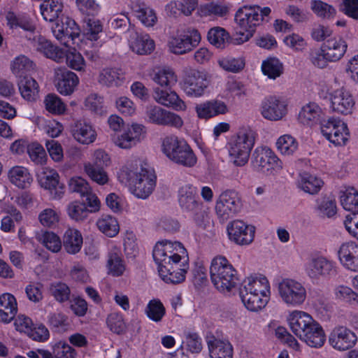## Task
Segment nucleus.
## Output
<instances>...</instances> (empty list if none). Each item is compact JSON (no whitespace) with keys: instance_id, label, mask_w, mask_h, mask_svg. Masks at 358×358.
<instances>
[{"instance_id":"1","label":"nucleus","mask_w":358,"mask_h":358,"mask_svg":"<svg viewBox=\"0 0 358 358\" xmlns=\"http://www.w3.org/2000/svg\"><path fill=\"white\" fill-rule=\"evenodd\" d=\"M152 257L159 275L164 282L176 284L185 280L189 269V256L180 242L167 240L157 242Z\"/></svg>"},{"instance_id":"2","label":"nucleus","mask_w":358,"mask_h":358,"mask_svg":"<svg viewBox=\"0 0 358 358\" xmlns=\"http://www.w3.org/2000/svg\"><path fill=\"white\" fill-rule=\"evenodd\" d=\"M119 181L129 187L136 197L145 199L153 192L156 185L154 171L140 159L129 160L120 169L117 176Z\"/></svg>"},{"instance_id":"3","label":"nucleus","mask_w":358,"mask_h":358,"mask_svg":"<svg viewBox=\"0 0 358 358\" xmlns=\"http://www.w3.org/2000/svg\"><path fill=\"white\" fill-rule=\"evenodd\" d=\"M210 280L215 287L224 294L230 293L238 284L237 271L224 256L214 257L210 266Z\"/></svg>"},{"instance_id":"4","label":"nucleus","mask_w":358,"mask_h":358,"mask_svg":"<svg viewBox=\"0 0 358 358\" xmlns=\"http://www.w3.org/2000/svg\"><path fill=\"white\" fill-rule=\"evenodd\" d=\"M162 151L171 161L185 167H192L197 162V158L187 142L173 134L166 136L162 139Z\"/></svg>"},{"instance_id":"5","label":"nucleus","mask_w":358,"mask_h":358,"mask_svg":"<svg viewBox=\"0 0 358 358\" xmlns=\"http://www.w3.org/2000/svg\"><path fill=\"white\" fill-rule=\"evenodd\" d=\"M255 143V133L245 129L232 135L227 147L229 157L236 166H245L249 160L250 152Z\"/></svg>"},{"instance_id":"6","label":"nucleus","mask_w":358,"mask_h":358,"mask_svg":"<svg viewBox=\"0 0 358 358\" xmlns=\"http://www.w3.org/2000/svg\"><path fill=\"white\" fill-rule=\"evenodd\" d=\"M347 43L341 38H332L323 43L320 48L310 55L313 64L324 69L329 62L339 61L346 52Z\"/></svg>"},{"instance_id":"7","label":"nucleus","mask_w":358,"mask_h":358,"mask_svg":"<svg viewBox=\"0 0 358 358\" xmlns=\"http://www.w3.org/2000/svg\"><path fill=\"white\" fill-rule=\"evenodd\" d=\"M275 286L280 300L287 306L299 307L306 300V289L299 280L289 277L282 278Z\"/></svg>"},{"instance_id":"8","label":"nucleus","mask_w":358,"mask_h":358,"mask_svg":"<svg viewBox=\"0 0 358 358\" xmlns=\"http://www.w3.org/2000/svg\"><path fill=\"white\" fill-rule=\"evenodd\" d=\"M197 194L196 187L190 184H185L179 188L178 197L181 209L187 213L196 223H200L206 216V210Z\"/></svg>"},{"instance_id":"9","label":"nucleus","mask_w":358,"mask_h":358,"mask_svg":"<svg viewBox=\"0 0 358 358\" xmlns=\"http://www.w3.org/2000/svg\"><path fill=\"white\" fill-rule=\"evenodd\" d=\"M201 36L198 29L188 27L183 30H177L169 36L167 48L170 52L175 55H184L193 50L199 45Z\"/></svg>"},{"instance_id":"10","label":"nucleus","mask_w":358,"mask_h":358,"mask_svg":"<svg viewBox=\"0 0 358 358\" xmlns=\"http://www.w3.org/2000/svg\"><path fill=\"white\" fill-rule=\"evenodd\" d=\"M210 83V80L205 72L189 69L185 71L180 86L187 96L198 99L207 94Z\"/></svg>"},{"instance_id":"11","label":"nucleus","mask_w":358,"mask_h":358,"mask_svg":"<svg viewBox=\"0 0 358 358\" xmlns=\"http://www.w3.org/2000/svg\"><path fill=\"white\" fill-rule=\"evenodd\" d=\"M254 169L263 173H272L282 169V162L273 150L267 146L257 147L252 155Z\"/></svg>"},{"instance_id":"12","label":"nucleus","mask_w":358,"mask_h":358,"mask_svg":"<svg viewBox=\"0 0 358 358\" xmlns=\"http://www.w3.org/2000/svg\"><path fill=\"white\" fill-rule=\"evenodd\" d=\"M146 129L138 123L127 124L113 137L114 144L121 149L129 150L136 146L145 137Z\"/></svg>"},{"instance_id":"13","label":"nucleus","mask_w":358,"mask_h":358,"mask_svg":"<svg viewBox=\"0 0 358 358\" xmlns=\"http://www.w3.org/2000/svg\"><path fill=\"white\" fill-rule=\"evenodd\" d=\"M322 135L336 146L345 145L350 138V131L345 122L338 118H329L321 124Z\"/></svg>"},{"instance_id":"14","label":"nucleus","mask_w":358,"mask_h":358,"mask_svg":"<svg viewBox=\"0 0 358 358\" xmlns=\"http://www.w3.org/2000/svg\"><path fill=\"white\" fill-rule=\"evenodd\" d=\"M235 21L242 30L248 33L247 38H249L262 21L260 7L244 6L240 8L235 14Z\"/></svg>"},{"instance_id":"15","label":"nucleus","mask_w":358,"mask_h":358,"mask_svg":"<svg viewBox=\"0 0 358 358\" xmlns=\"http://www.w3.org/2000/svg\"><path fill=\"white\" fill-rule=\"evenodd\" d=\"M241 201L237 192L226 190L219 196L215 204L217 216L223 221L234 217L241 208Z\"/></svg>"},{"instance_id":"16","label":"nucleus","mask_w":358,"mask_h":358,"mask_svg":"<svg viewBox=\"0 0 358 358\" xmlns=\"http://www.w3.org/2000/svg\"><path fill=\"white\" fill-rule=\"evenodd\" d=\"M229 239L238 245H248L255 238V227L240 220L229 222L227 227Z\"/></svg>"},{"instance_id":"17","label":"nucleus","mask_w":358,"mask_h":358,"mask_svg":"<svg viewBox=\"0 0 358 358\" xmlns=\"http://www.w3.org/2000/svg\"><path fill=\"white\" fill-rule=\"evenodd\" d=\"M307 275L313 280L327 278L335 273L334 263L321 255L311 257L304 265Z\"/></svg>"},{"instance_id":"18","label":"nucleus","mask_w":358,"mask_h":358,"mask_svg":"<svg viewBox=\"0 0 358 358\" xmlns=\"http://www.w3.org/2000/svg\"><path fill=\"white\" fill-rule=\"evenodd\" d=\"M52 31L55 38L66 46L70 45V41L75 44L80 34V29L75 20L68 17L63 19L61 24L57 22Z\"/></svg>"},{"instance_id":"19","label":"nucleus","mask_w":358,"mask_h":358,"mask_svg":"<svg viewBox=\"0 0 358 358\" xmlns=\"http://www.w3.org/2000/svg\"><path fill=\"white\" fill-rule=\"evenodd\" d=\"M79 78L73 72L65 68L55 69L54 83L57 92L63 96H69L79 84Z\"/></svg>"},{"instance_id":"20","label":"nucleus","mask_w":358,"mask_h":358,"mask_svg":"<svg viewBox=\"0 0 358 358\" xmlns=\"http://www.w3.org/2000/svg\"><path fill=\"white\" fill-rule=\"evenodd\" d=\"M262 115L271 121H278L284 117L287 113L286 102L274 96L265 98L261 104Z\"/></svg>"},{"instance_id":"21","label":"nucleus","mask_w":358,"mask_h":358,"mask_svg":"<svg viewBox=\"0 0 358 358\" xmlns=\"http://www.w3.org/2000/svg\"><path fill=\"white\" fill-rule=\"evenodd\" d=\"M196 117L199 120H208L229 112L227 103L220 99H213L196 103L194 107Z\"/></svg>"},{"instance_id":"22","label":"nucleus","mask_w":358,"mask_h":358,"mask_svg":"<svg viewBox=\"0 0 358 358\" xmlns=\"http://www.w3.org/2000/svg\"><path fill=\"white\" fill-rule=\"evenodd\" d=\"M330 101L332 110L342 115L350 114L355 104L352 94L344 87L331 92Z\"/></svg>"},{"instance_id":"23","label":"nucleus","mask_w":358,"mask_h":358,"mask_svg":"<svg viewBox=\"0 0 358 358\" xmlns=\"http://www.w3.org/2000/svg\"><path fill=\"white\" fill-rule=\"evenodd\" d=\"M356 341L357 336L355 333L343 326L335 327L329 338L330 345L339 351H345L352 348Z\"/></svg>"},{"instance_id":"24","label":"nucleus","mask_w":358,"mask_h":358,"mask_svg":"<svg viewBox=\"0 0 358 358\" xmlns=\"http://www.w3.org/2000/svg\"><path fill=\"white\" fill-rule=\"evenodd\" d=\"M287 321L292 332L299 338L303 336L317 322L308 313L298 310L289 314Z\"/></svg>"},{"instance_id":"25","label":"nucleus","mask_w":358,"mask_h":358,"mask_svg":"<svg viewBox=\"0 0 358 358\" xmlns=\"http://www.w3.org/2000/svg\"><path fill=\"white\" fill-rule=\"evenodd\" d=\"M338 257L345 268L358 272V243L354 241L342 243L338 250Z\"/></svg>"},{"instance_id":"26","label":"nucleus","mask_w":358,"mask_h":358,"mask_svg":"<svg viewBox=\"0 0 358 358\" xmlns=\"http://www.w3.org/2000/svg\"><path fill=\"white\" fill-rule=\"evenodd\" d=\"M153 98L158 103L177 111H185L187 109L185 102L175 91L156 87L154 89Z\"/></svg>"},{"instance_id":"27","label":"nucleus","mask_w":358,"mask_h":358,"mask_svg":"<svg viewBox=\"0 0 358 358\" xmlns=\"http://www.w3.org/2000/svg\"><path fill=\"white\" fill-rule=\"evenodd\" d=\"M71 133L73 138L80 144L93 143L97 137L94 127L85 120H78L71 127Z\"/></svg>"},{"instance_id":"28","label":"nucleus","mask_w":358,"mask_h":358,"mask_svg":"<svg viewBox=\"0 0 358 358\" xmlns=\"http://www.w3.org/2000/svg\"><path fill=\"white\" fill-rule=\"evenodd\" d=\"M207 345L210 358H233L234 348L229 341L212 337Z\"/></svg>"},{"instance_id":"29","label":"nucleus","mask_w":358,"mask_h":358,"mask_svg":"<svg viewBox=\"0 0 358 358\" xmlns=\"http://www.w3.org/2000/svg\"><path fill=\"white\" fill-rule=\"evenodd\" d=\"M241 289L258 294L260 296L271 298V285L266 277L263 275L250 277L245 280Z\"/></svg>"},{"instance_id":"30","label":"nucleus","mask_w":358,"mask_h":358,"mask_svg":"<svg viewBox=\"0 0 358 358\" xmlns=\"http://www.w3.org/2000/svg\"><path fill=\"white\" fill-rule=\"evenodd\" d=\"M17 312V303L15 297L10 293L0 296V320L4 323L10 322Z\"/></svg>"},{"instance_id":"31","label":"nucleus","mask_w":358,"mask_h":358,"mask_svg":"<svg viewBox=\"0 0 358 358\" xmlns=\"http://www.w3.org/2000/svg\"><path fill=\"white\" fill-rule=\"evenodd\" d=\"M83 243V238L79 230L75 228H69L65 231L62 244L67 253L77 254L80 251Z\"/></svg>"},{"instance_id":"32","label":"nucleus","mask_w":358,"mask_h":358,"mask_svg":"<svg viewBox=\"0 0 358 358\" xmlns=\"http://www.w3.org/2000/svg\"><path fill=\"white\" fill-rule=\"evenodd\" d=\"M9 181L15 186L20 189L29 187L33 178L29 170L22 166H15L10 168L8 172Z\"/></svg>"},{"instance_id":"33","label":"nucleus","mask_w":358,"mask_h":358,"mask_svg":"<svg viewBox=\"0 0 358 358\" xmlns=\"http://www.w3.org/2000/svg\"><path fill=\"white\" fill-rule=\"evenodd\" d=\"M323 111L315 102H309L303 106L299 113V120L305 125L312 126L317 124L322 117Z\"/></svg>"},{"instance_id":"34","label":"nucleus","mask_w":358,"mask_h":358,"mask_svg":"<svg viewBox=\"0 0 358 358\" xmlns=\"http://www.w3.org/2000/svg\"><path fill=\"white\" fill-rule=\"evenodd\" d=\"M35 46L37 51L57 62H62L64 59V50L52 45L51 42L43 37H38Z\"/></svg>"},{"instance_id":"35","label":"nucleus","mask_w":358,"mask_h":358,"mask_svg":"<svg viewBox=\"0 0 358 358\" xmlns=\"http://www.w3.org/2000/svg\"><path fill=\"white\" fill-rule=\"evenodd\" d=\"M231 5L229 3L212 1L200 8L201 17L226 18L230 13Z\"/></svg>"},{"instance_id":"36","label":"nucleus","mask_w":358,"mask_h":358,"mask_svg":"<svg viewBox=\"0 0 358 358\" xmlns=\"http://www.w3.org/2000/svg\"><path fill=\"white\" fill-rule=\"evenodd\" d=\"M124 80L123 72L117 68H104L99 72L98 76L99 83L109 87L121 85Z\"/></svg>"},{"instance_id":"37","label":"nucleus","mask_w":358,"mask_h":358,"mask_svg":"<svg viewBox=\"0 0 358 358\" xmlns=\"http://www.w3.org/2000/svg\"><path fill=\"white\" fill-rule=\"evenodd\" d=\"M299 339L311 348H320L324 344L326 336L322 326L316 322Z\"/></svg>"},{"instance_id":"38","label":"nucleus","mask_w":358,"mask_h":358,"mask_svg":"<svg viewBox=\"0 0 358 358\" xmlns=\"http://www.w3.org/2000/svg\"><path fill=\"white\" fill-rule=\"evenodd\" d=\"M197 6L198 0H174L166 5V10L173 16L178 14L189 16Z\"/></svg>"},{"instance_id":"39","label":"nucleus","mask_w":358,"mask_h":358,"mask_svg":"<svg viewBox=\"0 0 358 358\" xmlns=\"http://www.w3.org/2000/svg\"><path fill=\"white\" fill-rule=\"evenodd\" d=\"M240 296L245 307L253 312L263 309L268 303L270 298L260 296L258 294H253L251 292H244L240 289Z\"/></svg>"},{"instance_id":"40","label":"nucleus","mask_w":358,"mask_h":358,"mask_svg":"<svg viewBox=\"0 0 358 358\" xmlns=\"http://www.w3.org/2000/svg\"><path fill=\"white\" fill-rule=\"evenodd\" d=\"M84 106L94 115L102 117L108 113V107L103 96L96 93H91L85 99Z\"/></svg>"},{"instance_id":"41","label":"nucleus","mask_w":358,"mask_h":358,"mask_svg":"<svg viewBox=\"0 0 358 358\" xmlns=\"http://www.w3.org/2000/svg\"><path fill=\"white\" fill-rule=\"evenodd\" d=\"M63 8V0H46L40 6L43 19L48 22H54L58 19L62 13Z\"/></svg>"},{"instance_id":"42","label":"nucleus","mask_w":358,"mask_h":358,"mask_svg":"<svg viewBox=\"0 0 358 358\" xmlns=\"http://www.w3.org/2000/svg\"><path fill=\"white\" fill-rule=\"evenodd\" d=\"M152 80L162 87H171L177 83L178 76L172 68L163 66L155 71Z\"/></svg>"},{"instance_id":"43","label":"nucleus","mask_w":358,"mask_h":358,"mask_svg":"<svg viewBox=\"0 0 358 358\" xmlns=\"http://www.w3.org/2000/svg\"><path fill=\"white\" fill-rule=\"evenodd\" d=\"M22 97L28 101H34L38 97L39 86L38 83L31 77L24 76L18 83Z\"/></svg>"},{"instance_id":"44","label":"nucleus","mask_w":358,"mask_h":358,"mask_svg":"<svg viewBox=\"0 0 358 358\" xmlns=\"http://www.w3.org/2000/svg\"><path fill=\"white\" fill-rule=\"evenodd\" d=\"M98 229L108 237H115L120 231V224L117 220L109 215L101 216L96 221Z\"/></svg>"},{"instance_id":"45","label":"nucleus","mask_w":358,"mask_h":358,"mask_svg":"<svg viewBox=\"0 0 358 358\" xmlns=\"http://www.w3.org/2000/svg\"><path fill=\"white\" fill-rule=\"evenodd\" d=\"M340 203L343 208L352 213V215H358V192L353 187L346 188L340 192Z\"/></svg>"},{"instance_id":"46","label":"nucleus","mask_w":358,"mask_h":358,"mask_svg":"<svg viewBox=\"0 0 358 358\" xmlns=\"http://www.w3.org/2000/svg\"><path fill=\"white\" fill-rule=\"evenodd\" d=\"M6 215L3 216L1 222V229L6 233L15 231V223L19 224L22 220V215L14 206L6 209Z\"/></svg>"},{"instance_id":"47","label":"nucleus","mask_w":358,"mask_h":358,"mask_svg":"<svg viewBox=\"0 0 358 358\" xmlns=\"http://www.w3.org/2000/svg\"><path fill=\"white\" fill-rule=\"evenodd\" d=\"M12 73L17 77L35 70V64L27 56L21 55L14 58L10 63Z\"/></svg>"},{"instance_id":"48","label":"nucleus","mask_w":358,"mask_h":358,"mask_svg":"<svg viewBox=\"0 0 358 358\" xmlns=\"http://www.w3.org/2000/svg\"><path fill=\"white\" fill-rule=\"evenodd\" d=\"M261 69L263 74L272 80L279 78L284 71L283 64L276 57H269L264 60Z\"/></svg>"},{"instance_id":"49","label":"nucleus","mask_w":358,"mask_h":358,"mask_svg":"<svg viewBox=\"0 0 358 358\" xmlns=\"http://www.w3.org/2000/svg\"><path fill=\"white\" fill-rule=\"evenodd\" d=\"M106 266L108 274L116 277L123 275L126 267L118 249L109 252Z\"/></svg>"},{"instance_id":"50","label":"nucleus","mask_w":358,"mask_h":358,"mask_svg":"<svg viewBox=\"0 0 358 358\" xmlns=\"http://www.w3.org/2000/svg\"><path fill=\"white\" fill-rule=\"evenodd\" d=\"M323 185V181L313 175L308 173H303L300 176L299 180V187L310 194H317Z\"/></svg>"},{"instance_id":"51","label":"nucleus","mask_w":358,"mask_h":358,"mask_svg":"<svg viewBox=\"0 0 358 358\" xmlns=\"http://www.w3.org/2000/svg\"><path fill=\"white\" fill-rule=\"evenodd\" d=\"M230 36L225 29L221 27H214L210 28L207 34L208 42L217 48H225L229 43Z\"/></svg>"},{"instance_id":"52","label":"nucleus","mask_w":358,"mask_h":358,"mask_svg":"<svg viewBox=\"0 0 358 358\" xmlns=\"http://www.w3.org/2000/svg\"><path fill=\"white\" fill-rule=\"evenodd\" d=\"M8 25L11 29L20 28L24 31L33 32L35 26L31 20L25 15H16L13 12H8L6 15Z\"/></svg>"},{"instance_id":"53","label":"nucleus","mask_w":358,"mask_h":358,"mask_svg":"<svg viewBox=\"0 0 358 358\" xmlns=\"http://www.w3.org/2000/svg\"><path fill=\"white\" fill-rule=\"evenodd\" d=\"M85 173L94 182L104 185L109 181L108 173L101 167H96L92 162H85L83 165Z\"/></svg>"},{"instance_id":"54","label":"nucleus","mask_w":358,"mask_h":358,"mask_svg":"<svg viewBox=\"0 0 358 358\" xmlns=\"http://www.w3.org/2000/svg\"><path fill=\"white\" fill-rule=\"evenodd\" d=\"M145 313L155 322H159L166 314V309L162 301L158 299H151L147 304Z\"/></svg>"},{"instance_id":"55","label":"nucleus","mask_w":358,"mask_h":358,"mask_svg":"<svg viewBox=\"0 0 358 358\" xmlns=\"http://www.w3.org/2000/svg\"><path fill=\"white\" fill-rule=\"evenodd\" d=\"M132 50L138 55L151 53L155 49V42L148 34H143L136 37L131 43Z\"/></svg>"},{"instance_id":"56","label":"nucleus","mask_w":358,"mask_h":358,"mask_svg":"<svg viewBox=\"0 0 358 358\" xmlns=\"http://www.w3.org/2000/svg\"><path fill=\"white\" fill-rule=\"evenodd\" d=\"M59 176L54 169H45L39 176L38 182L40 185L45 189L52 191L57 189V187L62 188L59 183Z\"/></svg>"},{"instance_id":"57","label":"nucleus","mask_w":358,"mask_h":358,"mask_svg":"<svg viewBox=\"0 0 358 358\" xmlns=\"http://www.w3.org/2000/svg\"><path fill=\"white\" fill-rule=\"evenodd\" d=\"M278 150L283 155H293L298 148V142L289 134L280 136L276 141Z\"/></svg>"},{"instance_id":"58","label":"nucleus","mask_w":358,"mask_h":358,"mask_svg":"<svg viewBox=\"0 0 358 358\" xmlns=\"http://www.w3.org/2000/svg\"><path fill=\"white\" fill-rule=\"evenodd\" d=\"M43 103L45 109L53 115H63L66 112V104L55 94H48L46 95Z\"/></svg>"},{"instance_id":"59","label":"nucleus","mask_w":358,"mask_h":358,"mask_svg":"<svg viewBox=\"0 0 358 358\" xmlns=\"http://www.w3.org/2000/svg\"><path fill=\"white\" fill-rule=\"evenodd\" d=\"M64 58L67 66L77 71H84L86 63L83 55L75 48L64 51Z\"/></svg>"},{"instance_id":"60","label":"nucleus","mask_w":358,"mask_h":358,"mask_svg":"<svg viewBox=\"0 0 358 358\" xmlns=\"http://www.w3.org/2000/svg\"><path fill=\"white\" fill-rule=\"evenodd\" d=\"M67 213L72 220L82 221L87 218L89 210L85 203L75 201L69 204Z\"/></svg>"},{"instance_id":"61","label":"nucleus","mask_w":358,"mask_h":358,"mask_svg":"<svg viewBox=\"0 0 358 358\" xmlns=\"http://www.w3.org/2000/svg\"><path fill=\"white\" fill-rule=\"evenodd\" d=\"M134 12L136 17L146 27H152L157 22L155 10L145 5L139 6Z\"/></svg>"},{"instance_id":"62","label":"nucleus","mask_w":358,"mask_h":358,"mask_svg":"<svg viewBox=\"0 0 358 358\" xmlns=\"http://www.w3.org/2000/svg\"><path fill=\"white\" fill-rule=\"evenodd\" d=\"M38 220L43 227L54 228L59 222V212L55 208H45L39 213Z\"/></svg>"},{"instance_id":"63","label":"nucleus","mask_w":358,"mask_h":358,"mask_svg":"<svg viewBox=\"0 0 358 358\" xmlns=\"http://www.w3.org/2000/svg\"><path fill=\"white\" fill-rule=\"evenodd\" d=\"M43 245L52 252H58L62 249V243L60 237L52 231H45L41 238Z\"/></svg>"},{"instance_id":"64","label":"nucleus","mask_w":358,"mask_h":358,"mask_svg":"<svg viewBox=\"0 0 358 358\" xmlns=\"http://www.w3.org/2000/svg\"><path fill=\"white\" fill-rule=\"evenodd\" d=\"M311 9L319 17L330 19L336 15V9L331 5L320 0H314L311 2Z\"/></svg>"}]
</instances>
